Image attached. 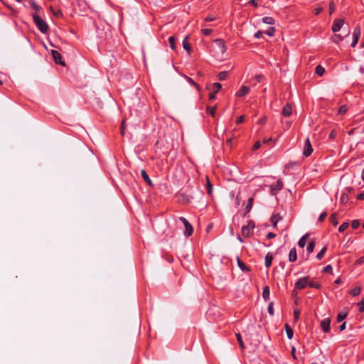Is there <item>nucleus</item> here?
<instances>
[{"mask_svg":"<svg viewBox=\"0 0 364 364\" xmlns=\"http://www.w3.org/2000/svg\"><path fill=\"white\" fill-rule=\"evenodd\" d=\"M326 250H327V247H323L321 250V251L317 254V255H316L317 259L321 260L323 257V255H325Z\"/></svg>","mask_w":364,"mask_h":364,"instance_id":"nucleus-31","label":"nucleus"},{"mask_svg":"<svg viewBox=\"0 0 364 364\" xmlns=\"http://www.w3.org/2000/svg\"><path fill=\"white\" fill-rule=\"evenodd\" d=\"M348 226H349L348 223L345 222L339 226L338 231L341 232H344L348 228Z\"/></svg>","mask_w":364,"mask_h":364,"instance_id":"nucleus-39","label":"nucleus"},{"mask_svg":"<svg viewBox=\"0 0 364 364\" xmlns=\"http://www.w3.org/2000/svg\"><path fill=\"white\" fill-rule=\"evenodd\" d=\"M201 32L205 36H209L210 34L212 33L213 30L210 28H203L201 30Z\"/></svg>","mask_w":364,"mask_h":364,"instance_id":"nucleus-45","label":"nucleus"},{"mask_svg":"<svg viewBox=\"0 0 364 364\" xmlns=\"http://www.w3.org/2000/svg\"><path fill=\"white\" fill-rule=\"evenodd\" d=\"M344 24V20L342 18H336L332 25V31L333 33L338 32Z\"/></svg>","mask_w":364,"mask_h":364,"instance_id":"nucleus-6","label":"nucleus"},{"mask_svg":"<svg viewBox=\"0 0 364 364\" xmlns=\"http://www.w3.org/2000/svg\"><path fill=\"white\" fill-rule=\"evenodd\" d=\"M326 216H327L326 212L322 213L318 217V221L323 222L326 219Z\"/></svg>","mask_w":364,"mask_h":364,"instance_id":"nucleus-50","label":"nucleus"},{"mask_svg":"<svg viewBox=\"0 0 364 364\" xmlns=\"http://www.w3.org/2000/svg\"><path fill=\"white\" fill-rule=\"evenodd\" d=\"M292 113V107L289 104H287L282 109V115L284 117H289Z\"/></svg>","mask_w":364,"mask_h":364,"instance_id":"nucleus-11","label":"nucleus"},{"mask_svg":"<svg viewBox=\"0 0 364 364\" xmlns=\"http://www.w3.org/2000/svg\"><path fill=\"white\" fill-rule=\"evenodd\" d=\"M237 262L238 267L242 272H245L250 271V269L246 266V264L238 257H237Z\"/></svg>","mask_w":364,"mask_h":364,"instance_id":"nucleus-13","label":"nucleus"},{"mask_svg":"<svg viewBox=\"0 0 364 364\" xmlns=\"http://www.w3.org/2000/svg\"><path fill=\"white\" fill-rule=\"evenodd\" d=\"M283 188V182L281 179H279L275 185L271 186V193L272 194H277L278 191L282 190Z\"/></svg>","mask_w":364,"mask_h":364,"instance_id":"nucleus-7","label":"nucleus"},{"mask_svg":"<svg viewBox=\"0 0 364 364\" xmlns=\"http://www.w3.org/2000/svg\"><path fill=\"white\" fill-rule=\"evenodd\" d=\"M357 199L358 200H364V191L360 193L358 196H357Z\"/></svg>","mask_w":364,"mask_h":364,"instance_id":"nucleus-60","label":"nucleus"},{"mask_svg":"<svg viewBox=\"0 0 364 364\" xmlns=\"http://www.w3.org/2000/svg\"><path fill=\"white\" fill-rule=\"evenodd\" d=\"M309 284V277H304L297 280L295 283V289H303Z\"/></svg>","mask_w":364,"mask_h":364,"instance_id":"nucleus-4","label":"nucleus"},{"mask_svg":"<svg viewBox=\"0 0 364 364\" xmlns=\"http://www.w3.org/2000/svg\"><path fill=\"white\" fill-rule=\"evenodd\" d=\"M359 38L356 37H353V42L351 43L352 47H355L356 44L358 43Z\"/></svg>","mask_w":364,"mask_h":364,"instance_id":"nucleus-57","label":"nucleus"},{"mask_svg":"<svg viewBox=\"0 0 364 364\" xmlns=\"http://www.w3.org/2000/svg\"><path fill=\"white\" fill-rule=\"evenodd\" d=\"M261 144H262L259 141H256L253 145V150H257L258 149H259L261 147Z\"/></svg>","mask_w":364,"mask_h":364,"instance_id":"nucleus-53","label":"nucleus"},{"mask_svg":"<svg viewBox=\"0 0 364 364\" xmlns=\"http://www.w3.org/2000/svg\"><path fill=\"white\" fill-rule=\"evenodd\" d=\"M357 264H363L364 263V255L360 257L356 262Z\"/></svg>","mask_w":364,"mask_h":364,"instance_id":"nucleus-63","label":"nucleus"},{"mask_svg":"<svg viewBox=\"0 0 364 364\" xmlns=\"http://www.w3.org/2000/svg\"><path fill=\"white\" fill-rule=\"evenodd\" d=\"M253 201H254V198L252 197L248 199L247 203L245 206V214H244L245 215L250 212V210L252 208V205H253Z\"/></svg>","mask_w":364,"mask_h":364,"instance_id":"nucleus-14","label":"nucleus"},{"mask_svg":"<svg viewBox=\"0 0 364 364\" xmlns=\"http://www.w3.org/2000/svg\"><path fill=\"white\" fill-rule=\"evenodd\" d=\"M179 220L181 221L182 223L184 225V227H185V230L183 232L184 235L186 237L191 236L193 232V226L190 224V223L184 217H180Z\"/></svg>","mask_w":364,"mask_h":364,"instance_id":"nucleus-3","label":"nucleus"},{"mask_svg":"<svg viewBox=\"0 0 364 364\" xmlns=\"http://www.w3.org/2000/svg\"><path fill=\"white\" fill-rule=\"evenodd\" d=\"M347 112V107L346 105H342L338 109V114H343Z\"/></svg>","mask_w":364,"mask_h":364,"instance_id":"nucleus-46","label":"nucleus"},{"mask_svg":"<svg viewBox=\"0 0 364 364\" xmlns=\"http://www.w3.org/2000/svg\"><path fill=\"white\" fill-rule=\"evenodd\" d=\"M262 22L266 24L273 25L275 23V20L271 16H265L262 18Z\"/></svg>","mask_w":364,"mask_h":364,"instance_id":"nucleus-23","label":"nucleus"},{"mask_svg":"<svg viewBox=\"0 0 364 364\" xmlns=\"http://www.w3.org/2000/svg\"><path fill=\"white\" fill-rule=\"evenodd\" d=\"M276 237V234L273 233V232H269L267 235V239H272V238H274Z\"/></svg>","mask_w":364,"mask_h":364,"instance_id":"nucleus-61","label":"nucleus"},{"mask_svg":"<svg viewBox=\"0 0 364 364\" xmlns=\"http://www.w3.org/2000/svg\"><path fill=\"white\" fill-rule=\"evenodd\" d=\"M51 54H52V56H53V60H54L55 63L60 64V65H65V63L61 60V55H60V53L58 51L55 50H51Z\"/></svg>","mask_w":364,"mask_h":364,"instance_id":"nucleus-9","label":"nucleus"},{"mask_svg":"<svg viewBox=\"0 0 364 364\" xmlns=\"http://www.w3.org/2000/svg\"><path fill=\"white\" fill-rule=\"evenodd\" d=\"M228 73L226 71H222L219 73L218 77L220 80H224L228 77Z\"/></svg>","mask_w":364,"mask_h":364,"instance_id":"nucleus-36","label":"nucleus"},{"mask_svg":"<svg viewBox=\"0 0 364 364\" xmlns=\"http://www.w3.org/2000/svg\"><path fill=\"white\" fill-rule=\"evenodd\" d=\"M216 94H217V92H215V91H213L212 92H210V93L209 94V100H215V97H216Z\"/></svg>","mask_w":364,"mask_h":364,"instance_id":"nucleus-54","label":"nucleus"},{"mask_svg":"<svg viewBox=\"0 0 364 364\" xmlns=\"http://www.w3.org/2000/svg\"><path fill=\"white\" fill-rule=\"evenodd\" d=\"M236 338H237V341H238L240 348L242 349H244L245 348V345H244V343L242 341V338L241 334L240 333H237L236 334Z\"/></svg>","mask_w":364,"mask_h":364,"instance_id":"nucleus-35","label":"nucleus"},{"mask_svg":"<svg viewBox=\"0 0 364 364\" xmlns=\"http://www.w3.org/2000/svg\"><path fill=\"white\" fill-rule=\"evenodd\" d=\"M348 200V196L347 194H343L341 197V201L342 203H346Z\"/></svg>","mask_w":364,"mask_h":364,"instance_id":"nucleus-48","label":"nucleus"},{"mask_svg":"<svg viewBox=\"0 0 364 364\" xmlns=\"http://www.w3.org/2000/svg\"><path fill=\"white\" fill-rule=\"evenodd\" d=\"M168 43H169L171 48L172 50H175L176 49V44H175V38H174V36H170L168 38Z\"/></svg>","mask_w":364,"mask_h":364,"instance_id":"nucleus-38","label":"nucleus"},{"mask_svg":"<svg viewBox=\"0 0 364 364\" xmlns=\"http://www.w3.org/2000/svg\"><path fill=\"white\" fill-rule=\"evenodd\" d=\"M299 316H300V311L299 309H294V319L296 321L299 318Z\"/></svg>","mask_w":364,"mask_h":364,"instance_id":"nucleus-49","label":"nucleus"},{"mask_svg":"<svg viewBox=\"0 0 364 364\" xmlns=\"http://www.w3.org/2000/svg\"><path fill=\"white\" fill-rule=\"evenodd\" d=\"M270 290L268 286H265L262 291V297L267 301L269 299Z\"/></svg>","mask_w":364,"mask_h":364,"instance_id":"nucleus-17","label":"nucleus"},{"mask_svg":"<svg viewBox=\"0 0 364 364\" xmlns=\"http://www.w3.org/2000/svg\"><path fill=\"white\" fill-rule=\"evenodd\" d=\"M275 33L274 27H269L265 32V33L269 36H273Z\"/></svg>","mask_w":364,"mask_h":364,"instance_id":"nucleus-41","label":"nucleus"},{"mask_svg":"<svg viewBox=\"0 0 364 364\" xmlns=\"http://www.w3.org/2000/svg\"><path fill=\"white\" fill-rule=\"evenodd\" d=\"M259 1H260V0H250L249 4L254 7H257Z\"/></svg>","mask_w":364,"mask_h":364,"instance_id":"nucleus-52","label":"nucleus"},{"mask_svg":"<svg viewBox=\"0 0 364 364\" xmlns=\"http://www.w3.org/2000/svg\"><path fill=\"white\" fill-rule=\"evenodd\" d=\"M331 40L335 43L338 44L340 42H341L343 40V37L341 34H334L331 37Z\"/></svg>","mask_w":364,"mask_h":364,"instance_id":"nucleus-22","label":"nucleus"},{"mask_svg":"<svg viewBox=\"0 0 364 364\" xmlns=\"http://www.w3.org/2000/svg\"><path fill=\"white\" fill-rule=\"evenodd\" d=\"M285 329H286V333H287V338L289 339H291L293 336H294L293 330L291 329V328L288 324L285 325Z\"/></svg>","mask_w":364,"mask_h":364,"instance_id":"nucleus-24","label":"nucleus"},{"mask_svg":"<svg viewBox=\"0 0 364 364\" xmlns=\"http://www.w3.org/2000/svg\"><path fill=\"white\" fill-rule=\"evenodd\" d=\"M222 87V85L219 82H215L212 85V90L215 92H218Z\"/></svg>","mask_w":364,"mask_h":364,"instance_id":"nucleus-40","label":"nucleus"},{"mask_svg":"<svg viewBox=\"0 0 364 364\" xmlns=\"http://www.w3.org/2000/svg\"><path fill=\"white\" fill-rule=\"evenodd\" d=\"M313 152V148L311 146L310 140L306 138L304 145L303 155L306 157L309 156Z\"/></svg>","mask_w":364,"mask_h":364,"instance_id":"nucleus-5","label":"nucleus"},{"mask_svg":"<svg viewBox=\"0 0 364 364\" xmlns=\"http://www.w3.org/2000/svg\"><path fill=\"white\" fill-rule=\"evenodd\" d=\"M308 237H309V234H306L299 239V240L298 242V245L299 247H301L302 248L305 247Z\"/></svg>","mask_w":364,"mask_h":364,"instance_id":"nucleus-20","label":"nucleus"},{"mask_svg":"<svg viewBox=\"0 0 364 364\" xmlns=\"http://www.w3.org/2000/svg\"><path fill=\"white\" fill-rule=\"evenodd\" d=\"M288 259H289V261L291 262H294L296 261L297 253H296V250L295 247H293L292 249H291V250L289 253Z\"/></svg>","mask_w":364,"mask_h":364,"instance_id":"nucleus-12","label":"nucleus"},{"mask_svg":"<svg viewBox=\"0 0 364 364\" xmlns=\"http://www.w3.org/2000/svg\"><path fill=\"white\" fill-rule=\"evenodd\" d=\"M308 286H309L311 288H315V289H319L321 287V284L319 283H318L316 282H314V281H311V282L309 281Z\"/></svg>","mask_w":364,"mask_h":364,"instance_id":"nucleus-34","label":"nucleus"},{"mask_svg":"<svg viewBox=\"0 0 364 364\" xmlns=\"http://www.w3.org/2000/svg\"><path fill=\"white\" fill-rule=\"evenodd\" d=\"M323 272H330V273H331L332 272V267H331V265L328 264V265L326 266L323 268Z\"/></svg>","mask_w":364,"mask_h":364,"instance_id":"nucleus-51","label":"nucleus"},{"mask_svg":"<svg viewBox=\"0 0 364 364\" xmlns=\"http://www.w3.org/2000/svg\"><path fill=\"white\" fill-rule=\"evenodd\" d=\"M263 78V75H257L255 77V80L257 82H259L262 81Z\"/></svg>","mask_w":364,"mask_h":364,"instance_id":"nucleus-58","label":"nucleus"},{"mask_svg":"<svg viewBox=\"0 0 364 364\" xmlns=\"http://www.w3.org/2000/svg\"><path fill=\"white\" fill-rule=\"evenodd\" d=\"M360 34H361V29L359 26H357L353 31V37H356V38H359L360 36Z\"/></svg>","mask_w":364,"mask_h":364,"instance_id":"nucleus-37","label":"nucleus"},{"mask_svg":"<svg viewBox=\"0 0 364 364\" xmlns=\"http://www.w3.org/2000/svg\"><path fill=\"white\" fill-rule=\"evenodd\" d=\"M206 111L208 114H210L213 117L215 116L216 107H208Z\"/></svg>","mask_w":364,"mask_h":364,"instance_id":"nucleus-32","label":"nucleus"},{"mask_svg":"<svg viewBox=\"0 0 364 364\" xmlns=\"http://www.w3.org/2000/svg\"><path fill=\"white\" fill-rule=\"evenodd\" d=\"M272 261H273L272 255L270 254L269 252L267 253L265 256V267L267 268L270 267V266L272 265Z\"/></svg>","mask_w":364,"mask_h":364,"instance_id":"nucleus-18","label":"nucleus"},{"mask_svg":"<svg viewBox=\"0 0 364 364\" xmlns=\"http://www.w3.org/2000/svg\"><path fill=\"white\" fill-rule=\"evenodd\" d=\"M141 177L143 178L144 181H146V183L149 186H152L153 184H152L151 180L150 179V178H149V175L147 174L146 171L143 169L141 171Z\"/></svg>","mask_w":364,"mask_h":364,"instance_id":"nucleus-15","label":"nucleus"},{"mask_svg":"<svg viewBox=\"0 0 364 364\" xmlns=\"http://www.w3.org/2000/svg\"><path fill=\"white\" fill-rule=\"evenodd\" d=\"M360 287H356L353 289H352L350 291V294L353 296H356L360 294Z\"/></svg>","mask_w":364,"mask_h":364,"instance_id":"nucleus-29","label":"nucleus"},{"mask_svg":"<svg viewBox=\"0 0 364 364\" xmlns=\"http://www.w3.org/2000/svg\"><path fill=\"white\" fill-rule=\"evenodd\" d=\"M262 36H263V32H262V31H257V32L255 33V35H254V36H255L256 38H262Z\"/></svg>","mask_w":364,"mask_h":364,"instance_id":"nucleus-55","label":"nucleus"},{"mask_svg":"<svg viewBox=\"0 0 364 364\" xmlns=\"http://www.w3.org/2000/svg\"><path fill=\"white\" fill-rule=\"evenodd\" d=\"M315 245H316V242H315V241L311 240V241L309 243V245H308V246H307V247H306V250H307V252H308L309 253H311V252H313V251H314V247H315Z\"/></svg>","mask_w":364,"mask_h":364,"instance_id":"nucleus-26","label":"nucleus"},{"mask_svg":"<svg viewBox=\"0 0 364 364\" xmlns=\"http://www.w3.org/2000/svg\"><path fill=\"white\" fill-rule=\"evenodd\" d=\"M335 11V4L333 1L329 3V14L331 15Z\"/></svg>","mask_w":364,"mask_h":364,"instance_id":"nucleus-44","label":"nucleus"},{"mask_svg":"<svg viewBox=\"0 0 364 364\" xmlns=\"http://www.w3.org/2000/svg\"><path fill=\"white\" fill-rule=\"evenodd\" d=\"M250 92V87L245 85H242L240 90L236 92V96L242 97L246 95Z\"/></svg>","mask_w":364,"mask_h":364,"instance_id":"nucleus-10","label":"nucleus"},{"mask_svg":"<svg viewBox=\"0 0 364 364\" xmlns=\"http://www.w3.org/2000/svg\"><path fill=\"white\" fill-rule=\"evenodd\" d=\"M29 4L31 7L34 9L36 11H39L41 10V6H39L35 1V0H29Z\"/></svg>","mask_w":364,"mask_h":364,"instance_id":"nucleus-27","label":"nucleus"},{"mask_svg":"<svg viewBox=\"0 0 364 364\" xmlns=\"http://www.w3.org/2000/svg\"><path fill=\"white\" fill-rule=\"evenodd\" d=\"M347 316H348V311L345 309L342 310L337 315V318H336L337 321L341 322L343 320H344L347 317Z\"/></svg>","mask_w":364,"mask_h":364,"instance_id":"nucleus-16","label":"nucleus"},{"mask_svg":"<svg viewBox=\"0 0 364 364\" xmlns=\"http://www.w3.org/2000/svg\"><path fill=\"white\" fill-rule=\"evenodd\" d=\"M244 120H245V116L244 115L240 116L239 117L237 118L236 123L240 124V123L243 122Z\"/></svg>","mask_w":364,"mask_h":364,"instance_id":"nucleus-56","label":"nucleus"},{"mask_svg":"<svg viewBox=\"0 0 364 364\" xmlns=\"http://www.w3.org/2000/svg\"><path fill=\"white\" fill-rule=\"evenodd\" d=\"M53 14H54L55 16H57V17H58V16H62V12H61V11H60V10H57V11H53Z\"/></svg>","mask_w":364,"mask_h":364,"instance_id":"nucleus-62","label":"nucleus"},{"mask_svg":"<svg viewBox=\"0 0 364 364\" xmlns=\"http://www.w3.org/2000/svg\"><path fill=\"white\" fill-rule=\"evenodd\" d=\"M282 219V217H280L278 214L274 215L271 217V222L273 224L274 227L277 226V224L279 220Z\"/></svg>","mask_w":364,"mask_h":364,"instance_id":"nucleus-25","label":"nucleus"},{"mask_svg":"<svg viewBox=\"0 0 364 364\" xmlns=\"http://www.w3.org/2000/svg\"><path fill=\"white\" fill-rule=\"evenodd\" d=\"M267 311H268V313L271 316L274 315V304H273V302H270L269 304Z\"/></svg>","mask_w":364,"mask_h":364,"instance_id":"nucleus-42","label":"nucleus"},{"mask_svg":"<svg viewBox=\"0 0 364 364\" xmlns=\"http://www.w3.org/2000/svg\"><path fill=\"white\" fill-rule=\"evenodd\" d=\"M33 19L39 31L43 33H46L48 31V26L47 23L38 14H33Z\"/></svg>","mask_w":364,"mask_h":364,"instance_id":"nucleus-1","label":"nucleus"},{"mask_svg":"<svg viewBox=\"0 0 364 364\" xmlns=\"http://www.w3.org/2000/svg\"><path fill=\"white\" fill-rule=\"evenodd\" d=\"M323 11V9L321 7H318L314 9V14L315 15L319 14Z\"/></svg>","mask_w":364,"mask_h":364,"instance_id":"nucleus-59","label":"nucleus"},{"mask_svg":"<svg viewBox=\"0 0 364 364\" xmlns=\"http://www.w3.org/2000/svg\"><path fill=\"white\" fill-rule=\"evenodd\" d=\"M183 47L190 54V53L191 51V46L190 43L188 42V37H186L183 40Z\"/></svg>","mask_w":364,"mask_h":364,"instance_id":"nucleus-19","label":"nucleus"},{"mask_svg":"<svg viewBox=\"0 0 364 364\" xmlns=\"http://www.w3.org/2000/svg\"><path fill=\"white\" fill-rule=\"evenodd\" d=\"M186 78L187 79V81H188L190 84H191V85H194L196 87H197V89H198V90H199V86H198V85L197 83H196V82L193 80V79H191V77H187V76L186 77Z\"/></svg>","mask_w":364,"mask_h":364,"instance_id":"nucleus-47","label":"nucleus"},{"mask_svg":"<svg viewBox=\"0 0 364 364\" xmlns=\"http://www.w3.org/2000/svg\"><path fill=\"white\" fill-rule=\"evenodd\" d=\"M205 186H206L208 193L209 195H211L213 193V186H212L210 181H209V179L208 178H207V182H206Z\"/></svg>","mask_w":364,"mask_h":364,"instance_id":"nucleus-28","label":"nucleus"},{"mask_svg":"<svg viewBox=\"0 0 364 364\" xmlns=\"http://www.w3.org/2000/svg\"><path fill=\"white\" fill-rule=\"evenodd\" d=\"M325 72L324 68L321 65H317L316 68V73L319 75L322 76Z\"/></svg>","mask_w":364,"mask_h":364,"instance_id":"nucleus-33","label":"nucleus"},{"mask_svg":"<svg viewBox=\"0 0 364 364\" xmlns=\"http://www.w3.org/2000/svg\"><path fill=\"white\" fill-rule=\"evenodd\" d=\"M255 228V223L250 220L248 221L246 225L242 228V234L245 237H249L252 235L253 230Z\"/></svg>","mask_w":364,"mask_h":364,"instance_id":"nucleus-2","label":"nucleus"},{"mask_svg":"<svg viewBox=\"0 0 364 364\" xmlns=\"http://www.w3.org/2000/svg\"><path fill=\"white\" fill-rule=\"evenodd\" d=\"M330 222L333 225H338V218H337V214L336 213H333L331 216H330Z\"/></svg>","mask_w":364,"mask_h":364,"instance_id":"nucleus-30","label":"nucleus"},{"mask_svg":"<svg viewBox=\"0 0 364 364\" xmlns=\"http://www.w3.org/2000/svg\"><path fill=\"white\" fill-rule=\"evenodd\" d=\"M214 19H215L214 17H213L211 16H208L205 17V21L208 22V21H212Z\"/></svg>","mask_w":364,"mask_h":364,"instance_id":"nucleus-64","label":"nucleus"},{"mask_svg":"<svg viewBox=\"0 0 364 364\" xmlns=\"http://www.w3.org/2000/svg\"><path fill=\"white\" fill-rule=\"evenodd\" d=\"M331 318H326L321 321L320 326L322 330L327 333L330 331Z\"/></svg>","mask_w":364,"mask_h":364,"instance_id":"nucleus-8","label":"nucleus"},{"mask_svg":"<svg viewBox=\"0 0 364 364\" xmlns=\"http://www.w3.org/2000/svg\"><path fill=\"white\" fill-rule=\"evenodd\" d=\"M215 43L220 47L221 52L225 53L226 50V46L224 41L222 39H217L215 40Z\"/></svg>","mask_w":364,"mask_h":364,"instance_id":"nucleus-21","label":"nucleus"},{"mask_svg":"<svg viewBox=\"0 0 364 364\" xmlns=\"http://www.w3.org/2000/svg\"><path fill=\"white\" fill-rule=\"evenodd\" d=\"M360 225V222L358 220H354L351 223V227L353 229H357Z\"/></svg>","mask_w":364,"mask_h":364,"instance_id":"nucleus-43","label":"nucleus"}]
</instances>
